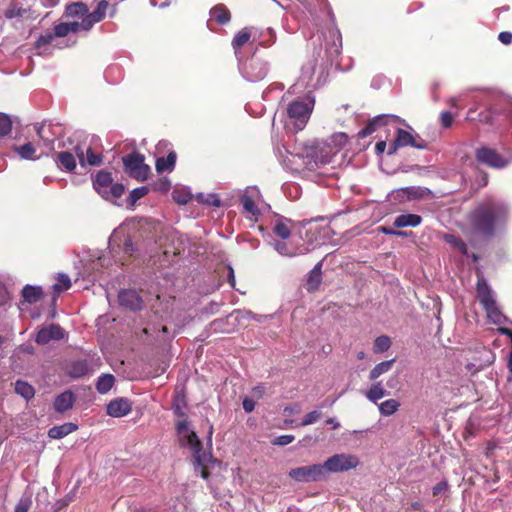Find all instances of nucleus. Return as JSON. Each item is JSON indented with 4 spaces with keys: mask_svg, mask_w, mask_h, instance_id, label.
<instances>
[{
    "mask_svg": "<svg viewBox=\"0 0 512 512\" xmlns=\"http://www.w3.org/2000/svg\"><path fill=\"white\" fill-rule=\"evenodd\" d=\"M509 217V205L502 199L488 196L475 205L468 222L473 234L490 239L506 230Z\"/></svg>",
    "mask_w": 512,
    "mask_h": 512,
    "instance_id": "1",
    "label": "nucleus"
},
{
    "mask_svg": "<svg viewBox=\"0 0 512 512\" xmlns=\"http://www.w3.org/2000/svg\"><path fill=\"white\" fill-rule=\"evenodd\" d=\"M346 142V134H335L331 138V143L305 146L299 152L290 153L289 162L295 165V170L297 171H315L318 168L331 163L340 148L346 144Z\"/></svg>",
    "mask_w": 512,
    "mask_h": 512,
    "instance_id": "2",
    "label": "nucleus"
},
{
    "mask_svg": "<svg viewBox=\"0 0 512 512\" xmlns=\"http://www.w3.org/2000/svg\"><path fill=\"white\" fill-rule=\"evenodd\" d=\"M176 429L181 444L187 446L193 453L195 471L204 479H207L209 476L207 464L211 460V455L202 450V443L197 434L190 429L187 419L179 421L176 425Z\"/></svg>",
    "mask_w": 512,
    "mask_h": 512,
    "instance_id": "3",
    "label": "nucleus"
},
{
    "mask_svg": "<svg viewBox=\"0 0 512 512\" xmlns=\"http://www.w3.org/2000/svg\"><path fill=\"white\" fill-rule=\"evenodd\" d=\"M328 73L323 63L318 58L312 57L308 59L301 67L298 81L292 89L302 92L301 89L307 90L306 94L312 93L313 90L322 87L327 81Z\"/></svg>",
    "mask_w": 512,
    "mask_h": 512,
    "instance_id": "4",
    "label": "nucleus"
},
{
    "mask_svg": "<svg viewBox=\"0 0 512 512\" xmlns=\"http://www.w3.org/2000/svg\"><path fill=\"white\" fill-rule=\"evenodd\" d=\"M314 104L315 98L310 94H306L304 100H296L288 105L287 115L294 130L301 131L304 129L310 118Z\"/></svg>",
    "mask_w": 512,
    "mask_h": 512,
    "instance_id": "5",
    "label": "nucleus"
},
{
    "mask_svg": "<svg viewBox=\"0 0 512 512\" xmlns=\"http://www.w3.org/2000/svg\"><path fill=\"white\" fill-rule=\"evenodd\" d=\"M407 146L425 150L428 148V143L423 140L417 133H412L410 131L398 128L396 130V137L389 146L388 155H393L398 149Z\"/></svg>",
    "mask_w": 512,
    "mask_h": 512,
    "instance_id": "6",
    "label": "nucleus"
},
{
    "mask_svg": "<svg viewBox=\"0 0 512 512\" xmlns=\"http://www.w3.org/2000/svg\"><path fill=\"white\" fill-rule=\"evenodd\" d=\"M242 76L249 82H258L263 80L269 71V65L266 61L251 57L241 62L239 65Z\"/></svg>",
    "mask_w": 512,
    "mask_h": 512,
    "instance_id": "7",
    "label": "nucleus"
},
{
    "mask_svg": "<svg viewBox=\"0 0 512 512\" xmlns=\"http://www.w3.org/2000/svg\"><path fill=\"white\" fill-rule=\"evenodd\" d=\"M100 366V358L91 356L85 359L71 360L66 366V372L69 377L78 379L86 375L92 374Z\"/></svg>",
    "mask_w": 512,
    "mask_h": 512,
    "instance_id": "8",
    "label": "nucleus"
},
{
    "mask_svg": "<svg viewBox=\"0 0 512 512\" xmlns=\"http://www.w3.org/2000/svg\"><path fill=\"white\" fill-rule=\"evenodd\" d=\"M122 160L125 171L132 178L142 181L147 179L150 168L144 163L145 158L142 154L134 152L124 156Z\"/></svg>",
    "mask_w": 512,
    "mask_h": 512,
    "instance_id": "9",
    "label": "nucleus"
},
{
    "mask_svg": "<svg viewBox=\"0 0 512 512\" xmlns=\"http://www.w3.org/2000/svg\"><path fill=\"white\" fill-rule=\"evenodd\" d=\"M359 464V460L356 456L352 454H336L330 458H328L324 463V472H343L348 471L357 467Z\"/></svg>",
    "mask_w": 512,
    "mask_h": 512,
    "instance_id": "10",
    "label": "nucleus"
},
{
    "mask_svg": "<svg viewBox=\"0 0 512 512\" xmlns=\"http://www.w3.org/2000/svg\"><path fill=\"white\" fill-rule=\"evenodd\" d=\"M79 31H83L81 22L71 21L59 23L54 27V33H46L39 37V39L37 40V46L41 47L44 45L51 44L56 37H65L70 33H77Z\"/></svg>",
    "mask_w": 512,
    "mask_h": 512,
    "instance_id": "11",
    "label": "nucleus"
},
{
    "mask_svg": "<svg viewBox=\"0 0 512 512\" xmlns=\"http://www.w3.org/2000/svg\"><path fill=\"white\" fill-rule=\"evenodd\" d=\"M289 477L297 482L317 481L324 477L323 464H314L293 468L288 473Z\"/></svg>",
    "mask_w": 512,
    "mask_h": 512,
    "instance_id": "12",
    "label": "nucleus"
},
{
    "mask_svg": "<svg viewBox=\"0 0 512 512\" xmlns=\"http://www.w3.org/2000/svg\"><path fill=\"white\" fill-rule=\"evenodd\" d=\"M476 158L480 163H483L492 168H503L508 164V161L499 155L494 149L482 147L477 150Z\"/></svg>",
    "mask_w": 512,
    "mask_h": 512,
    "instance_id": "13",
    "label": "nucleus"
},
{
    "mask_svg": "<svg viewBox=\"0 0 512 512\" xmlns=\"http://www.w3.org/2000/svg\"><path fill=\"white\" fill-rule=\"evenodd\" d=\"M476 291L477 298L483 308L496 303L495 293L482 274L478 275Z\"/></svg>",
    "mask_w": 512,
    "mask_h": 512,
    "instance_id": "14",
    "label": "nucleus"
},
{
    "mask_svg": "<svg viewBox=\"0 0 512 512\" xmlns=\"http://www.w3.org/2000/svg\"><path fill=\"white\" fill-rule=\"evenodd\" d=\"M261 193L257 187H248L241 195V204L245 212L252 216L260 213L256 201L260 199Z\"/></svg>",
    "mask_w": 512,
    "mask_h": 512,
    "instance_id": "15",
    "label": "nucleus"
},
{
    "mask_svg": "<svg viewBox=\"0 0 512 512\" xmlns=\"http://www.w3.org/2000/svg\"><path fill=\"white\" fill-rule=\"evenodd\" d=\"M64 338V330L57 324H50L42 327L36 335L35 341L39 345H46L52 340Z\"/></svg>",
    "mask_w": 512,
    "mask_h": 512,
    "instance_id": "16",
    "label": "nucleus"
},
{
    "mask_svg": "<svg viewBox=\"0 0 512 512\" xmlns=\"http://www.w3.org/2000/svg\"><path fill=\"white\" fill-rule=\"evenodd\" d=\"M119 304L131 311H137L142 309L143 300L140 295L132 289H126L119 292L118 295Z\"/></svg>",
    "mask_w": 512,
    "mask_h": 512,
    "instance_id": "17",
    "label": "nucleus"
},
{
    "mask_svg": "<svg viewBox=\"0 0 512 512\" xmlns=\"http://www.w3.org/2000/svg\"><path fill=\"white\" fill-rule=\"evenodd\" d=\"M108 6H109V4L106 0L100 1L97 5L96 9L92 13L87 14L82 19V21H81L82 30L87 32L92 28V26L95 23L100 22L104 18Z\"/></svg>",
    "mask_w": 512,
    "mask_h": 512,
    "instance_id": "18",
    "label": "nucleus"
},
{
    "mask_svg": "<svg viewBox=\"0 0 512 512\" xmlns=\"http://www.w3.org/2000/svg\"><path fill=\"white\" fill-rule=\"evenodd\" d=\"M390 120L400 121V118L392 114H383L375 116L369 123L358 132L360 138L371 135L378 127L386 125Z\"/></svg>",
    "mask_w": 512,
    "mask_h": 512,
    "instance_id": "19",
    "label": "nucleus"
},
{
    "mask_svg": "<svg viewBox=\"0 0 512 512\" xmlns=\"http://www.w3.org/2000/svg\"><path fill=\"white\" fill-rule=\"evenodd\" d=\"M131 410V403L126 398H116L107 405V414L115 418L126 416Z\"/></svg>",
    "mask_w": 512,
    "mask_h": 512,
    "instance_id": "20",
    "label": "nucleus"
},
{
    "mask_svg": "<svg viewBox=\"0 0 512 512\" xmlns=\"http://www.w3.org/2000/svg\"><path fill=\"white\" fill-rule=\"evenodd\" d=\"M112 176L109 172L106 171H99L95 179L93 181V186L95 190L102 195L103 198L108 199V189L112 184Z\"/></svg>",
    "mask_w": 512,
    "mask_h": 512,
    "instance_id": "21",
    "label": "nucleus"
},
{
    "mask_svg": "<svg viewBox=\"0 0 512 512\" xmlns=\"http://www.w3.org/2000/svg\"><path fill=\"white\" fill-rule=\"evenodd\" d=\"M57 166L66 172H71L76 168V158L73 153L69 151H62L56 155L55 158Z\"/></svg>",
    "mask_w": 512,
    "mask_h": 512,
    "instance_id": "22",
    "label": "nucleus"
},
{
    "mask_svg": "<svg viewBox=\"0 0 512 512\" xmlns=\"http://www.w3.org/2000/svg\"><path fill=\"white\" fill-rule=\"evenodd\" d=\"M75 401L74 394L71 391H65L58 395L54 401V409L63 413L71 409Z\"/></svg>",
    "mask_w": 512,
    "mask_h": 512,
    "instance_id": "23",
    "label": "nucleus"
},
{
    "mask_svg": "<svg viewBox=\"0 0 512 512\" xmlns=\"http://www.w3.org/2000/svg\"><path fill=\"white\" fill-rule=\"evenodd\" d=\"M77 429L78 426L75 423L67 422L62 425L51 427L48 431V436L52 439H62Z\"/></svg>",
    "mask_w": 512,
    "mask_h": 512,
    "instance_id": "24",
    "label": "nucleus"
},
{
    "mask_svg": "<svg viewBox=\"0 0 512 512\" xmlns=\"http://www.w3.org/2000/svg\"><path fill=\"white\" fill-rule=\"evenodd\" d=\"M421 222L422 218L417 214H401L395 218L393 225L396 228L417 227Z\"/></svg>",
    "mask_w": 512,
    "mask_h": 512,
    "instance_id": "25",
    "label": "nucleus"
},
{
    "mask_svg": "<svg viewBox=\"0 0 512 512\" xmlns=\"http://www.w3.org/2000/svg\"><path fill=\"white\" fill-rule=\"evenodd\" d=\"M322 262H318L314 268L310 271L306 285L308 291H315L319 288L322 280Z\"/></svg>",
    "mask_w": 512,
    "mask_h": 512,
    "instance_id": "26",
    "label": "nucleus"
},
{
    "mask_svg": "<svg viewBox=\"0 0 512 512\" xmlns=\"http://www.w3.org/2000/svg\"><path fill=\"white\" fill-rule=\"evenodd\" d=\"M13 151L23 160H36L39 158L36 156V147L31 142L14 146Z\"/></svg>",
    "mask_w": 512,
    "mask_h": 512,
    "instance_id": "27",
    "label": "nucleus"
},
{
    "mask_svg": "<svg viewBox=\"0 0 512 512\" xmlns=\"http://www.w3.org/2000/svg\"><path fill=\"white\" fill-rule=\"evenodd\" d=\"M290 220L285 217H278L275 220L274 226H273V232L275 235L280 237L282 240H286L291 235V229L289 227Z\"/></svg>",
    "mask_w": 512,
    "mask_h": 512,
    "instance_id": "28",
    "label": "nucleus"
},
{
    "mask_svg": "<svg viewBox=\"0 0 512 512\" xmlns=\"http://www.w3.org/2000/svg\"><path fill=\"white\" fill-rule=\"evenodd\" d=\"M270 244L274 248V250L281 256L294 257L300 254L297 248L292 247L283 240H274L270 242Z\"/></svg>",
    "mask_w": 512,
    "mask_h": 512,
    "instance_id": "29",
    "label": "nucleus"
},
{
    "mask_svg": "<svg viewBox=\"0 0 512 512\" xmlns=\"http://www.w3.org/2000/svg\"><path fill=\"white\" fill-rule=\"evenodd\" d=\"M484 310L487 317L496 325H502L509 322V319L501 312L497 303L484 308Z\"/></svg>",
    "mask_w": 512,
    "mask_h": 512,
    "instance_id": "30",
    "label": "nucleus"
},
{
    "mask_svg": "<svg viewBox=\"0 0 512 512\" xmlns=\"http://www.w3.org/2000/svg\"><path fill=\"white\" fill-rule=\"evenodd\" d=\"M176 163V153L174 151L169 152L166 157H160L156 160V170L158 173L164 171H172Z\"/></svg>",
    "mask_w": 512,
    "mask_h": 512,
    "instance_id": "31",
    "label": "nucleus"
},
{
    "mask_svg": "<svg viewBox=\"0 0 512 512\" xmlns=\"http://www.w3.org/2000/svg\"><path fill=\"white\" fill-rule=\"evenodd\" d=\"M115 382V377L112 374H102L98 377L96 382V390L100 394H106L111 390Z\"/></svg>",
    "mask_w": 512,
    "mask_h": 512,
    "instance_id": "32",
    "label": "nucleus"
},
{
    "mask_svg": "<svg viewBox=\"0 0 512 512\" xmlns=\"http://www.w3.org/2000/svg\"><path fill=\"white\" fill-rule=\"evenodd\" d=\"M388 395L381 382H375L371 385L370 389L366 392V397L369 401L376 403Z\"/></svg>",
    "mask_w": 512,
    "mask_h": 512,
    "instance_id": "33",
    "label": "nucleus"
},
{
    "mask_svg": "<svg viewBox=\"0 0 512 512\" xmlns=\"http://www.w3.org/2000/svg\"><path fill=\"white\" fill-rule=\"evenodd\" d=\"M22 296L26 302L36 303L42 296V289L39 286L26 285L22 289Z\"/></svg>",
    "mask_w": 512,
    "mask_h": 512,
    "instance_id": "34",
    "label": "nucleus"
},
{
    "mask_svg": "<svg viewBox=\"0 0 512 512\" xmlns=\"http://www.w3.org/2000/svg\"><path fill=\"white\" fill-rule=\"evenodd\" d=\"M210 15L219 24H227L230 21V12L224 5H217L210 11Z\"/></svg>",
    "mask_w": 512,
    "mask_h": 512,
    "instance_id": "35",
    "label": "nucleus"
},
{
    "mask_svg": "<svg viewBox=\"0 0 512 512\" xmlns=\"http://www.w3.org/2000/svg\"><path fill=\"white\" fill-rule=\"evenodd\" d=\"M394 361H395V359H391V360H387V361H383V362L378 363L370 371L369 379L372 380V381L376 380L382 374L388 372L392 368V365H393Z\"/></svg>",
    "mask_w": 512,
    "mask_h": 512,
    "instance_id": "36",
    "label": "nucleus"
},
{
    "mask_svg": "<svg viewBox=\"0 0 512 512\" xmlns=\"http://www.w3.org/2000/svg\"><path fill=\"white\" fill-rule=\"evenodd\" d=\"M87 6L82 2H74L66 7L65 14L68 17L86 16Z\"/></svg>",
    "mask_w": 512,
    "mask_h": 512,
    "instance_id": "37",
    "label": "nucleus"
},
{
    "mask_svg": "<svg viewBox=\"0 0 512 512\" xmlns=\"http://www.w3.org/2000/svg\"><path fill=\"white\" fill-rule=\"evenodd\" d=\"M400 407V402L396 399H388L379 405V412L383 416L393 415Z\"/></svg>",
    "mask_w": 512,
    "mask_h": 512,
    "instance_id": "38",
    "label": "nucleus"
},
{
    "mask_svg": "<svg viewBox=\"0 0 512 512\" xmlns=\"http://www.w3.org/2000/svg\"><path fill=\"white\" fill-rule=\"evenodd\" d=\"M15 392L26 400L31 399L35 394L34 388L29 383L21 380L15 383Z\"/></svg>",
    "mask_w": 512,
    "mask_h": 512,
    "instance_id": "39",
    "label": "nucleus"
},
{
    "mask_svg": "<svg viewBox=\"0 0 512 512\" xmlns=\"http://www.w3.org/2000/svg\"><path fill=\"white\" fill-rule=\"evenodd\" d=\"M251 37V33L249 28H243L241 31H239L232 40V46L237 51L239 48H241L243 45H245Z\"/></svg>",
    "mask_w": 512,
    "mask_h": 512,
    "instance_id": "40",
    "label": "nucleus"
},
{
    "mask_svg": "<svg viewBox=\"0 0 512 512\" xmlns=\"http://www.w3.org/2000/svg\"><path fill=\"white\" fill-rule=\"evenodd\" d=\"M172 198L176 203L184 205L192 199V194L185 188H176L172 192Z\"/></svg>",
    "mask_w": 512,
    "mask_h": 512,
    "instance_id": "41",
    "label": "nucleus"
},
{
    "mask_svg": "<svg viewBox=\"0 0 512 512\" xmlns=\"http://www.w3.org/2000/svg\"><path fill=\"white\" fill-rule=\"evenodd\" d=\"M444 240L450 244L451 246L458 249L462 254H467V245L464 241H462L459 237L453 235V234H445Z\"/></svg>",
    "mask_w": 512,
    "mask_h": 512,
    "instance_id": "42",
    "label": "nucleus"
},
{
    "mask_svg": "<svg viewBox=\"0 0 512 512\" xmlns=\"http://www.w3.org/2000/svg\"><path fill=\"white\" fill-rule=\"evenodd\" d=\"M391 346V340L388 336H378L374 341V352L382 353L387 351Z\"/></svg>",
    "mask_w": 512,
    "mask_h": 512,
    "instance_id": "43",
    "label": "nucleus"
},
{
    "mask_svg": "<svg viewBox=\"0 0 512 512\" xmlns=\"http://www.w3.org/2000/svg\"><path fill=\"white\" fill-rule=\"evenodd\" d=\"M174 413L180 417L186 415V401L184 395L178 394L173 401Z\"/></svg>",
    "mask_w": 512,
    "mask_h": 512,
    "instance_id": "44",
    "label": "nucleus"
},
{
    "mask_svg": "<svg viewBox=\"0 0 512 512\" xmlns=\"http://www.w3.org/2000/svg\"><path fill=\"white\" fill-rule=\"evenodd\" d=\"M71 286L70 278L67 274L61 273L57 277V282L53 285V289L56 292H62L68 290Z\"/></svg>",
    "mask_w": 512,
    "mask_h": 512,
    "instance_id": "45",
    "label": "nucleus"
},
{
    "mask_svg": "<svg viewBox=\"0 0 512 512\" xmlns=\"http://www.w3.org/2000/svg\"><path fill=\"white\" fill-rule=\"evenodd\" d=\"M34 128L37 133V136L44 143V145L46 147H52L53 139L49 138L45 125L37 123V124H35Z\"/></svg>",
    "mask_w": 512,
    "mask_h": 512,
    "instance_id": "46",
    "label": "nucleus"
},
{
    "mask_svg": "<svg viewBox=\"0 0 512 512\" xmlns=\"http://www.w3.org/2000/svg\"><path fill=\"white\" fill-rule=\"evenodd\" d=\"M149 192V189L146 186H141L138 188L133 189L128 197V202L131 205H134L139 199L143 198L147 195Z\"/></svg>",
    "mask_w": 512,
    "mask_h": 512,
    "instance_id": "47",
    "label": "nucleus"
},
{
    "mask_svg": "<svg viewBox=\"0 0 512 512\" xmlns=\"http://www.w3.org/2000/svg\"><path fill=\"white\" fill-rule=\"evenodd\" d=\"M12 121L6 114L0 113V137H4L11 132Z\"/></svg>",
    "mask_w": 512,
    "mask_h": 512,
    "instance_id": "48",
    "label": "nucleus"
},
{
    "mask_svg": "<svg viewBox=\"0 0 512 512\" xmlns=\"http://www.w3.org/2000/svg\"><path fill=\"white\" fill-rule=\"evenodd\" d=\"M101 163H102L101 155L93 152L90 147L87 148L86 154H85V165L89 164L91 166H99Z\"/></svg>",
    "mask_w": 512,
    "mask_h": 512,
    "instance_id": "49",
    "label": "nucleus"
},
{
    "mask_svg": "<svg viewBox=\"0 0 512 512\" xmlns=\"http://www.w3.org/2000/svg\"><path fill=\"white\" fill-rule=\"evenodd\" d=\"M322 417V412L319 411V410H313L309 413H307L304 418H303V421L301 422V426H307V425H311V424H314L315 422H317L320 418Z\"/></svg>",
    "mask_w": 512,
    "mask_h": 512,
    "instance_id": "50",
    "label": "nucleus"
},
{
    "mask_svg": "<svg viewBox=\"0 0 512 512\" xmlns=\"http://www.w3.org/2000/svg\"><path fill=\"white\" fill-rule=\"evenodd\" d=\"M125 191V187L123 184L121 183H112L111 186L109 187L108 189V195H109V198L108 199H117V198H120L123 193Z\"/></svg>",
    "mask_w": 512,
    "mask_h": 512,
    "instance_id": "51",
    "label": "nucleus"
},
{
    "mask_svg": "<svg viewBox=\"0 0 512 512\" xmlns=\"http://www.w3.org/2000/svg\"><path fill=\"white\" fill-rule=\"evenodd\" d=\"M294 441L293 435H281L276 437L273 441V445L286 446Z\"/></svg>",
    "mask_w": 512,
    "mask_h": 512,
    "instance_id": "52",
    "label": "nucleus"
},
{
    "mask_svg": "<svg viewBox=\"0 0 512 512\" xmlns=\"http://www.w3.org/2000/svg\"><path fill=\"white\" fill-rule=\"evenodd\" d=\"M31 506V500L29 498H21L15 506L14 512H28Z\"/></svg>",
    "mask_w": 512,
    "mask_h": 512,
    "instance_id": "53",
    "label": "nucleus"
},
{
    "mask_svg": "<svg viewBox=\"0 0 512 512\" xmlns=\"http://www.w3.org/2000/svg\"><path fill=\"white\" fill-rule=\"evenodd\" d=\"M199 198H201L202 202L211 206L219 207L221 204L220 199L215 194H209L205 199L204 196L201 194Z\"/></svg>",
    "mask_w": 512,
    "mask_h": 512,
    "instance_id": "54",
    "label": "nucleus"
},
{
    "mask_svg": "<svg viewBox=\"0 0 512 512\" xmlns=\"http://www.w3.org/2000/svg\"><path fill=\"white\" fill-rule=\"evenodd\" d=\"M440 121H441V125L444 128H449L452 125L453 116L450 112L444 111L440 115Z\"/></svg>",
    "mask_w": 512,
    "mask_h": 512,
    "instance_id": "55",
    "label": "nucleus"
},
{
    "mask_svg": "<svg viewBox=\"0 0 512 512\" xmlns=\"http://www.w3.org/2000/svg\"><path fill=\"white\" fill-rule=\"evenodd\" d=\"M74 156L77 157L78 161H79V164L84 167L85 166V154H86V151L84 150L83 147L81 146H76L74 148Z\"/></svg>",
    "mask_w": 512,
    "mask_h": 512,
    "instance_id": "56",
    "label": "nucleus"
},
{
    "mask_svg": "<svg viewBox=\"0 0 512 512\" xmlns=\"http://www.w3.org/2000/svg\"><path fill=\"white\" fill-rule=\"evenodd\" d=\"M379 229L385 235H395V236H399V237L407 236V232H405V231L394 230L392 228H387V227H380Z\"/></svg>",
    "mask_w": 512,
    "mask_h": 512,
    "instance_id": "57",
    "label": "nucleus"
},
{
    "mask_svg": "<svg viewBox=\"0 0 512 512\" xmlns=\"http://www.w3.org/2000/svg\"><path fill=\"white\" fill-rule=\"evenodd\" d=\"M498 39L502 44L509 45L512 43V33L508 31L500 32Z\"/></svg>",
    "mask_w": 512,
    "mask_h": 512,
    "instance_id": "58",
    "label": "nucleus"
},
{
    "mask_svg": "<svg viewBox=\"0 0 512 512\" xmlns=\"http://www.w3.org/2000/svg\"><path fill=\"white\" fill-rule=\"evenodd\" d=\"M448 489V483L446 481H440L433 487V494L438 495Z\"/></svg>",
    "mask_w": 512,
    "mask_h": 512,
    "instance_id": "59",
    "label": "nucleus"
},
{
    "mask_svg": "<svg viewBox=\"0 0 512 512\" xmlns=\"http://www.w3.org/2000/svg\"><path fill=\"white\" fill-rule=\"evenodd\" d=\"M242 406L245 412L250 413L255 408V402L250 398H245L242 402Z\"/></svg>",
    "mask_w": 512,
    "mask_h": 512,
    "instance_id": "60",
    "label": "nucleus"
},
{
    "mask_svg": "<svg viewBox=\"0 0 512 512\" xmlns=\"http://www.w3.org/2000/svg\"><path fill=\"white\" fill-rule=\"evenodd\" d=\"M399 377L397 375H393L388 378L386 385L390 389H396L399 387Z\"/></svg>",
    "mask_w": 512,
    "mask_h": 512,
    "instance_id": "61",
    "label": "nucleus"
},
{
    "mask_svg": "<svg viewBox=\"0 0 512 512\" xmlns=\"http://www.w3.org/2000/svg\"><path fill=\"white\" fill-rule=\"evenodd\" d=\"M405 192L408 194L409 198H418L422 196L420 189L415 187L405 188Z\"/></svg>",
    "mask_w": 512,
    "mask_h": 512,
    "instance_id": "62",
    "label": "nucleus"
},
{
    "mask_svg": "<svg viewBox=\"0 0 512 512\" xmlns=\"http://www.w3.org/2000/svg\"><path fill=\"white\" fill-rule=\"evenodd\" d=\"M8 292L6 288L0 284V306L4 305L8 301Z\"/></svg>",
    "mask_w": 512,
    "mask_h": 512,
    "instance_id": "63",
    "label": "nucleus"
},
{
    "mask_svg": "<svg viewBox=\"0 0 512 512\" xmlns=\"http://www.w3.org/2000/svg\"><path fill=\"white\" fill-rule=\"evenodd\" d=\"M134 250H135L134 244L132 243V241L130 239H127L124 243L125 253H128L131 255L134 252Z\"/></svg>",
    "mask_w": 512,
    "mask_h": 512,
    "instance_id": "64",
    "label": "nucleus"
}]
</instances>
